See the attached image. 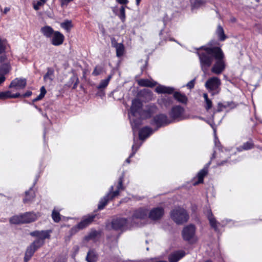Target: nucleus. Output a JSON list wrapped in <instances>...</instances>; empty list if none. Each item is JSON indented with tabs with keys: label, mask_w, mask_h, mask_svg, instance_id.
<instances>
[{
	"label": "nucleus",
	"mask_w": 262,
	"mask_h": 262,
	"mask_svg": "<svg viewBox=\"0 0 262 262\" xmlns=\"http://www.w3.org/2000/svg\"><path fill=\"white\" fill-rule=\"evenodd\" d=\"M230 20L231 23H235L236 21V18L234 17H231Z\"/></svg>",
	"instance_id": "nucleus-64"
},
{
	"label": "nucleus",
	"mask_w": 262,
	"mask_h": 262,
	"mask_svg": "<svg viewBox=\"0 0 262 262\" xmlns=\"http://www.w3.org/2000/svg\"><path fill=\"white\" fill-rule=\"evenodd\" d=\"M10 222L13 224H23L22 217L21 214L18 215H14L10 219Z\"/></svg>",
	"instance_id": "nucleus-46"
},
{
	"label": "nucleus",
	"mask_w": 262,
	"mask_h": 262,
	"mask_svg": "<svg viewBox=\"0 0 262 262\" xmlns=\"http://www.w3.org/2000/svg\"><path fill=\"white\" fill-rule=\"evenodd\" d=\"M195 226L192 224L185 226L182 232L183 239L187 242L190 241L195 233Z\"/></svg>",
	"instance_id": "nucleus-9"
},
{
	"label": "nucleus",
	"mask_w": 262,
	"mask_h": 262,
	"mask_svg": "<svg viewBox=\"0 0 262 262\" xmlns=\"http://www.w3.org/2000/svg\"><path fill=\"white\" fill-rule=\"evenodd\" d=\"M210 164L211 161H209L202 169L199 171L196 176L198 181L193 183V185L195 186L203 183L204 177L208 174V169Z\"/></svg>",
	"instance_id": "nucleus-15"
},
{
	"label": "nucleus",
	"mask_w": 262,
	"mask_h": 262,
	"mask_svg": "<svg viewBox=\"0 0 262 262\" xmlns=\"http://www.w3.org/2000/svg\"><path fill=\"white\" fill-rule=\"evenodd\" d=\"M51 230H35L30 233V235L35 237L36 239L45 241L46 239H50L51 237Z\"/></svg>",
	"instance_id": "nucleus-12"
},
{
	"label": "nucleus",
	"mask_w": 262,
	"mask_h": 262,
	"mask_svg": "<svg viewBox=\"0 0 262 262\" xmlns=\"http://www.w3.org/2000/svg\"><path fill=\"white\" fill-rule=\"evenodd\" d=\"M11 69L9 63H4L0 66V75L5 76L8 74Z\"/></svg>",
	"instance_id": "nucleus-38"
},
{
	"label": "nucleus",
	"mask_w": 262,
	"mask_h": 262,
	"mask_svg": "<svg viewBox=\"0 0 262 262\" xmlns=\"http://www.w3.org/2000/svg\"><path fill=\"white\" fill-rule=\"evenodd\" d=\"M80 230V227L78 226V224L76 226L73 227L69 231V234L65 237V240L66 241H69L71 239V238L75 234H76Z\"/></svg>",
	"instance_id": "nucleus-33"
},
{
	"label": "nucleus",
	"mask_w": 262,
	"mask_h": 262,
	"mask_svg": "<svg viewBox=\"0 0 262 262\" xmlns=\"http://www.w3.org/2000/svg\"><path fill=\"white\" fill-rule=\"evenodd\" d=\"M151 125H156L157 129L171 124L169 118L165 114H159L155 116L150 121Z\"/></svg>",
	"instance_id": "nucleus-6"
},
{
	"label": "nucleus",
	"mask_w": 262,
	"mask_h": 262,
	"mask_svg": "<svg viewBox=\"0 0 262 262\" xmlns=\"http://www.w3.org/2000/svg\"><path fill=\"white\" fill-rule=\"evenodd\" d=\"M173 97L176 100L180 103L185 104L187 103L188 98L187 96L184 94L181 93L180 92H174L173 94Z\"/></svg>",
	"instance_id": "nucleus-23"
},
{
	"label": "nucleus",
	"mask_w": 262,
	"mask_h": 262,
	"mask_svg": "<svg viewBox=\"0 0 262 262\" xmlns=\"http://www.w3.org/2000/svg\"><path fill=\"white\" fill-rule=\"evenodd\" d=\"M216 34L219 40L221 41H224L227 38V36L225 34L223 28L220 25L217 26L216 30Z\"/></svg>",
	"instance_id": "nucleus-30"
},
{
	"label": "nucleus",
	"mask_w": 262,
	"mask_h": 262,
	"mask_svg": "<svg viewBox=\"0 0 262 262\" xmlns=\"http://www.w3.org/2000/svg\"><path fill=\"white\" fill-rule=\"evenodd\" d=\"M52 218L54 222L59 223L61 220L59 212L57 210H53L52 212Z\"/></svg>",
	"instance_id": "nucleus-50"
},
{
	"label": "nucleus",
	"mask_w": 262,
	"mask_h": 262,
	"mask_svg": "<svg viewBox=\"0 0 262 262\" xmlns=\"http://www.w3.org/2000/svg\"><path fill=\"white\" fill-rule=\"evenodd\" d=\"M120 4L126 6L129 2L128 0H116Z\"/></svg>",
	"instance_id": "nucleus-59"
},
{
	"label": "nucleus",
	"mask_w": 262,
	"mask_h": 262,
	"mask_svg": "<svg viewBox=\"0 0 262 262\" xmlns=\"http://www.w3.org/2000/svg\"><path fill=\"white\" fill-rule=\"evenodd\" d=\"M137 148L134 151V145H133L132 146V152L130 154V155L128 157V158L126 159V160H125L126 162H127V163H130V159L134 156V155H135V154L137 152Z\"/></svg>",
	"instance_id": "nucleus-54"
},
{
	"label": "nucleus",
	"mask_w": 262,
	"mask_h": 262,
	"mask_svg": "<svg viewBox=\"0 0 262 262\" xmlns=\"http://www.w3.org/2000/svg\"><path fill=\"white\" fill-rule=\"evenodd\" d=\"M96 216V214H89L84 216L83 219L78 224L80 229H83L90 225L94 221Z\"/></svg>",
	"instance_id": "nucleus-17"
},
{
	"label": "nucleus",
	"mask_w": 262,
	"mask_h": 262,
	"mask_svg": "<svg viewBox=\"0 0 262 262\" xmlns=\"http://www.w3.org/2000/svg\"><path fill=\"white\" fill-rule=\"evenodd\" d=\"M232 103V102H226L224 103L219 102L217 104V112H221L223 111L224 108H226L231 106V104Z\"/></svg>",
	"instance_id": "nucleus-43"
},
{
	"label": "nucleus",
	"mask_w": 262,
	"mask_h": 262,
	"mask_svg": "<svg viewBox=\"0 0 262 262\" xmlns=\"http://www.w3.org/2000/svg\"><path fill=\"white\" fill-rule=\"evenodd\" d=\"M158 111L157 106L154 103H150L146 105L145 109H142L140 112V118L143 120H146L151 118L154 114Z\"/></svg>",
	"instance_id": "nucleus-8"
},
{
	"label": "nucleus",
	"mask_w": 262,
	"mask_h": 262,
	"mask_svg": "<svg viewBox=\"0 0 262 262\" xmlns=\"http://www.w3.org/2000/svg\"><path fill=\"white\" fill-rule=\"evenodd\" d=\"M61 27L69 31L73 27V25L71 20H66L61 24Z\"/></svg>",
	"instance_id": "nucleus-49"
},
{
	"label": "nucleus",
	"mask_w": 262,
	"mask_h": 262,
	"mask_svg": "<svg viewBox=\"0 0 262 262\" xmlns=\"http://www.w3.org/2000/svg\"><path fill=\"white\" fill-rule=\"evenodd\" d=\"M116 50V56L118 57H120L123 56L124 53V47L123 43H120L119 45L115 48Z\"/></svg>",
	"instance_id": "nucleus-47"
},
{
	"label": "nucleus",
	"mask_w": 262,
	"mask_h": 262,
	"mask_svg": "<svg viewBox=\"0 0 262 262\" xmlns=\"http://www.w3.org/2000/svg\"><path fill=\"white\" fill-rule=\"evenodd\" d=\"M54 262H66L64 259L61 257H58L56 258Z\"/></svg>",
	"instance_id": "nucleus-61"
},
{
	"label": "nucleus",
	"mask_w": 262,
	"mask_h": 262,
	"mask_svg": "<svg viewBox=\"0 0 262 262\" xmlns=\"http://www.w3.org/2000/svg\"><path fill=\"white\" fill-rule=\"evenodd\" d=\"M168 116L171 123L184 120L186 118L185 109L181 105H173L169 111Z\"/></svg>",
	"instance_id": "nucleus-2"
},
{
	"label": "nucleus",
	"mask_w": 262,
	"mask_h": 262,
	"mask_svg": "<svg viewBox=\"0 0 262 262\" xmlns=\"http://www.w3.org/2000/svg\"><path fill=\"white\" fill-rule=\"evenodd\" d=\"M148 210L144 207H140L135 209L132 215L133 219L144 220L148 216Z\"/></svg>",
	"instance_id": "nucleus-13"
},
{
	"label": "nucleus",
	"mask_w": 262,
	"mask_h": 262,
	"mask_svg": "<svg viewBox=\"0 0 262 262\" xmlns=\"http://www.w3.org/2000/svg\"><path fill=\"white\" fill-rule=\"evenodd\" d=\"M45 244V241L41 239H36L31 244L30 246L36 251Z\"/></svg>",
	"instance_id": "nucleus-36"
},
{
	"label": "nucleus",
	"mask_w": 262,
	"mask_h": 262,
	"mask_svg": "<svg viewBox=\"0 0 262 262\" xmlns=\"http://www.w3.org/2000/svg\"><path fill=\"white\" fill-rule=\"evenodd\" d=\"M209 221L210 225L214 231H217L218 230L217 224H219L216 220L215 217L212 216L207 219Z\"/></svg>",
	"instance_id": "nucleus-45"
},
{
	"label": "nucleus",
	"mask_w": 262,
	"mask_h": 262,
	"mask_svg": "<svg viewBox=\"0 0 262 262\" xmlns=\"http://www.w3.org/2000/svg\"><path fill=\"white\" fill-rule=\"evenodd\" d=\"M155 92L158 94H167L170 95L173 94L174 93V89L172 87L160 84L155 89Z\"/></svg>",
	"instance_id": "nucleus-20"
},
{
	"label": "nucleus",
	"mask_w": 262,
	"mask_h": 262,
	"mask_svg": "<svg viewBox=\"0 0 262 262\" xmlns=\"http://www.w3.org/2000/svg\"><path fill=\"white\" fill-rule=\"evenodd\" d=\"M152 133L151 128L145 126L140 129L139 132V138L140 140H143L147 138Z\"/></svg>",
	"instance_id": "nucleus-22"
},
{
	"label": "nucleus",
	"mask_w": 262,
	"mask_h": 262,
	"mask_svg": "<svg viewBox=\"0 0 262 262\" xmlns=\"http://www.w3.org/2000/svg\"><path fill=\"white\" fill-rule=\"evenodd\" d=\"M45 4V3H42L40 1H37L36 2H34L33 3V7L34 10H35L36 11H37V10H39L40 7L41 6H43Z\"/></svg>",
	"instance_id": "nucleus-52"
},
{
	"label": "nucleus",
	"mask_w": 262,
	"mask_h": 262,
	"mask_svg": "<svg viewBox=\"0 0 262 262\" xmlns=\"http://www.w3.org/2000/svg\"><path fill=\"white\" fill-rule=\"evenodd\" d=\"M35 252L36 251L30 246L28 247L25 252L24 262H28V261L30 260L31 257L33 256Z\"/></svg>",
	"instance_id": "nucleus-29"
},
{
	"label": "nucleus",
	"mask_w": 262,
	"mask_h": 262,
	"mask_svg": "<svg viewBox=\"0 0 262 262\" xmlns=\"http://www.w3.org/2000/svg\"><path fill=\"white\" fill-rule=\"evenodd\" d=\"M143 103L139 99H134L132 101L130 106V113L132 116L136 117L137 115H140V112L142 111Z\"/></svg>",
	"instance_id": "nucleus-11"
},
{
	"label": "nucleus",
	"mask_w": 262,
	"mask_h": 262,
	"mask_svg": "<svg viewBox=\"0 0 262 262\" xmlns=\"http://www.w3.org/2000/svg\"><path fill=\"white\" fill-rule=\"evenodd\" d=\"M255 145L253 140L252 138H250L248 141L244 143L243 145L240 146L242 150H248L254 148Z\"/></svg>",
	"instance_id": "nucleus-28"
},
{
	"label": "nucleus",
	"mask_w": 262,
	"mask_h": 262,
	"mask_svg": "<svg viewBox=\"0 0 262 262\" xmlns=\"http://www.w3.org/2000/svg\"><path fill=\"white\" fill-rule=\"evenodd\" d=\"M221 84V80L219 78L212 77L206 81L205 86L212 95H215L219 93V87Z\"/></svg>",
	"instance_id": "nucleus-4"
},
{
	"label": "nucleus",
	"mask_w": 262,
	"mask_h": 262,
	"mask_svg": "<svg viewBox=\"0 0 262 262\" xmlns=\"http://www.w3.org/2000/svg\"><path fill=\"white\" fill-rule=\"evenodd\" d=\"M7 59V57L5 55H2L0 56V63L5 62Z\"/></svg>",
	"instance_id": "nucleus-60"
},
{
	"label": "nucleus",
	"mask_w": 262,
	"mask_h": 262,
	"mask_svg": "<svg viewBox=\"0 0 262 262\" xmlns=\"http://www.w3.org/2000/svg\"><path fill=\"white\" fill-rule=\"evenodd\" d=\"M101 232L98 231L96 230H92L89 234L85 236V239L87 240L94 239L96 238L98 235H100Z\"/></svg>",
	"instance_id": "nucleus-44"
},
{
	"label": "nucleus",
	"mask_w": 262,
	"mask_h": 262,
	"mask_svg": "<svg viewBox=\"0 0 262 262\" xmlns=\"http://www.w3.org/2000/svg\"><path fill=\"white\" fill-rule=\"evenodd\" d=\"M112 46L114 48L117 47L120 43H118L115 37H112L111 39Z\"/></svg>",
	"instance_id": "nucleus-57"
},
{
	"label": "nucleus",
	"mask_w": 262,
	"mask_h": 262,
	"mask_svg": "<svg viewBox=\"0 0 262 262\" xmlns=\"http://www.w3.org/2000/svg\"><path fill=\"white\" fill-rule=\"evenodd\" d=\"M192 9H198L206 4L207 0H189Z\"/></svg>",
	"instance_id": "nucleus-32"
},
{
	"label": "nucleus",
	"mask_w": 262,
	"mask_h": 262,
	"mask_svg": "<svg viewBox=\"0 0 262 262\" xmlns=\"http://www.w3.org/2000/svg\"><path fill=\"white\" fill-rule=\"evenodd\" d=\"M6 79V78L5 76L0 75V84L3 83Z\"/></svg>",
	"instance_id": "nucleus-62"
},
{
	"label": "nucleus",
	"mask_w": 262,
	"mask_h": 262,
	"mask_svg": "<svg viewBox=\"0 0 262 262\" xmlns=\"http://www.w3.org/2000/svg\"><path fill=\"white\" fill-rule=\"evenodd\" d=\"M54 76V70L52 68H48L47 72L43 76V80L47 81L50 80L51 81L53 80Z\"/></svg>",
	"instance_id": "nucleus-34"
},
{
	"label": "nucleus",
	"mask_w": 262,
	"mask_h": 262,
	"mask_svg": "<svg viewBox=\"0 0 262 262\" xmlns=\"http://www.w3.org/2000/svg\"><path fill=\"white\" fill-rule=\"evenodd\" d=\"M148 217L152 221L161 219L164 214V209L163 207H158L152 208L148 212Z\"/></svg>",
	"instance_id": "nucleus-10"
},
{
	"label": "nucleus",
	"mask_w": 262,
	"mask_h": 262,
	"mask_svg": "<svg viewBox=\"0 0 262 262\" xmlns=\"http://www.w3.org/2000/svg\"><path fill=\"white\" fill-rule=\"evenodd\" d=\"M10 9L9 8L6 7L4 9V13H5V14L7 13L10 11Z\"/></svg>",
	"instance_id": "nucleus-63"
},
{
	"label": "nucleus",
	"mask_w": 262,
	"mask_h": 262,
	"mask_svg": "<svg viewBox=\"0 0 262 262\" xmlns=\"http://www.w3.org/2000/svg\"><path fill=\"white\" fill-rule=\"evenodd\" d=\"M171 219L178 225H182L186 223L189 218L187 211L181 207H178L170 211Z\"/></svg>",
	"instance_id": "nucleus-3"
},
{
	"label": "nucleus",
	"mask_w": 262,
	"mask_h": 262,
	"mask_svg": "<svg viewBox=\"0 0 262 262\" xmlns=\"http://www.w3.org/2000/svg\"><path fill=\"white\" fill-rule=\"evenodd\" d=\"M32 95V92L30 91H28L26 93H24L23 94H20L19 93V96L18 98L21 97V98H27L29 97Z\"/></svg>",
	"instance_id": "nucleus-55"
},
{
	"label": "nucleus",
	"mask_w": 262,
	"mask_h": 262,
	"mask_svg": "<svg viewBox=\"0 0 262 262\" xmlns=\"http://www.w3.org/2000/svg\"><path fill=\"white\" fill-rule=\"evenodd\" d=\"M19 96V93L12 94L10 91L0 92V99L5 100L8 98H17Z\"/></svg>",
	"instance_id": "nucleus-27"
},
{
	"label": "nucleus",
	"mask_w": 262,
	"mask_h": 262,
	"mask_svg": "<svg viewBox=\"0 0 262 262\" xmlns=\"http://www.w3.org/2000/svg\"><path fill=\"white\" fill-rule=\"evenodd\" d=\"M27 85V80L25 78H16L10 83L9 88L23 89Z\"/></svg>",
	"instance_id": "nucleus-14"
},
{
	"label": "nucleus",
	"mask_w": 262,
	"mask_h": 262,
	"mask_svg": "<svg viewBox=\"0 0 262 262\" xmlns=\"http://www.w3.org/2000/svg\"><path fill=\"white\" fill-rule=\"evenodd\" d=\"M112 77V75H110L107 76V78L105 79L102 80L98 86H97V88L98 89H102L105 88L108 84L110 80L111 79Z\"/></svg>",
	"instance_id": "nucleus-39"
},
{
	"label": "nucleus",
	"mask_w": 262,
	"mask_h": 262,
	"mask_svg": "<svg viewBox=\"0 0 262 262\" xmlns=\"http://www.w3.org/2000/svg\"><path fill=\"white\" fill-rule=\"evenodd\" d=\"M159 105H163L166 107L169 106L173 103L172 100L170 97H163L158 100Z\"/></svg>",
	"instance_id": "nucleus-31"
},
{
	"label": "nucleus",
	"mask_w": 262,
	"mask_h": 262,
	"mask_svg": "<svg viewBox=\"0 0 262 262\" xmlns=\"http://www.w3.org/2000/svg\"><path fill=\"white\" fill-rule=\"evenodd\" d=\"M111 228L115 231H124L128 225V220L125 217H116L111 222Z\"/></svg>",
	"instance_id": "nucleus-5"
},
{
	"label": "nucleus",
	"mask_w": 262,
	"mask_h": 262,
	"mask_svg": "<svg viewBox=\"0 0 262 262\" xmlns=\"http://www.w3.org/2000/svg\"><path fill=\"white\" fill-rule=\"evenodd\" d=\"M98 259V254L94 249L90 250L86 256L87 262H96Z\"/></svg>",
	"instance_id": "nucleus-26"
},
{
	"label": "nucleus",
	"mask_w": 262,
	"mask_h": 262,
	"mask_svg": "<svg viewBox=\"0 0 262 262\" xmlns=\"http://www.w3.org/2000/svg\"><path fill=\"white\" fill-rule=\"evenodd\" d=\"M127 8L126 6H121L120 10L119 13L118 14V17L122 23H124L126 19L125 15V8Z\"/></svg>",
	"instance_id": "nucleus-40"
},
{
	"label": "nucleus",
	"mask_w": 262,
	"mask_h": 262,
	"mask_svg": "<svg viewBox=\"0 0 262 262\" xmlns=\"http://www.w3.org/2000/svg\"><path fill=\"white\" fill-rule=\"evenodd\" d=\"M79 82V78L77 75L74 74L72 76H71L70 78L69 81V86H71L72 84L73 83V85L72 86V89L75 90L77 85Z\"/></svg>",
	"instance_id": "nucleus-35"
},
{
	"label": "nucleus",
	"mask_w": 262,
	"mask_h": 262,
	"mask_svg": "<svg viewBox=\"0 0 262 262\" xmlns=\"http://www.w3.org/2000/svg\"><path fill=\"white\" fill-rule=\"evenodd\" d=\"M23 224L30 223L37 220L36 214L33 212H27L21 214Z\"/></svg>",
	"instance_id": "nucleus-19"
},
{
	"label": "nucleus",
	"mask_w": 262,
	"mask_h": 262,
	"mask_svg": "<svg viewBox=\"0 0 262 262\" xmlns=\"http://www.w3.org/2000/svg\"><path fill=\"white\" fill-rule=\"evenodd\" d=\"M7 41L5 39L0 38V54L5 53L7 49Z\"/></svg>",
	"instance_id": "nucleus-48"
},
{
	"label": "nucleus",
	"mask_w": 262,
	"mask_h": 262,
	"mask_svg": "<svg viewBox=\"0 0 262 262\" xmlns=\"http://www.w3.org/2000/svg\"><path fill=\"white\" fill-rule=\"evenodd\" d=\"M118 195V191H114V186H112L110 189L109 192L100 200L98 209L99 210L104 209L110 201L113 200Z\"/></svg>",
	"instance_id": "nucleus-7"
},
{
	"label": "nucleus",
	"mask_w": 262,
	"mask_h": 262,
	"mask_svg": "<svg viewBox=\"0 0 262 262\" xmlns=\"http://www.w3.org/2000/svg\"><path fill=\"white\" fill-rule=\"evenodd\" d=\"M204 213L205 214L207 219L214 216L212 212L211 209L210 208H207L204 212Z\"/></svg>",
	"instance_id": "nucleus-56"
},
{
	"label": "nucleus",
	"mask_w": 262,
	"mask_h": 262,
	"mask_svg": "<svg viewBox=\"0 0 262 262\" xmlns=\"http://www.w3.org/2000/svg\"><path fill=\"white\" fill-rule=\"evenodd\" d=\"M208 45L201 46L197 49L196 54L199 58L201 70L205 73L215 60L211 72L217 75L221 74L226 67L224 53L221 47H212L211 42Z\"/></svg>",
	"instance_id": "nucleus-1"
},
{
	"label": "nucleus",
	"mask_w": 262,
	"mask_h": 262,
	"mask_svg": "<svg viewBox=\"0 0 262 262\" xmlns=\"http://www.w3.org/2000/svg\"><path fill=\"white\" fill-rule=\"evenodd\" d=\"M40 94L38 96H37L35 98H34V99L32 100L33 103L42 99L43 98V97H45V96L47 93V91L44 86H42L41 87V88L40 89Z\"/></svg>",
	"instance_id": "nucleus-41"
},
{
	"label": "nucleus",
	"mask_w": 262,
	"mask_h": 262,
	"mask_svg": "<svg viewBox=\"0 0 262 262\" xmlns=\"http://www.w3.org/2000/svg\"><path fill=\"white\" fill-rule=\"evenodd\" d=\"M102 70L101 66H96L92 72V75L95 76H98L102 72Z\"/></svg>",
	"instance_id": "nucleus-51"
},
{
	"label": "nucleus",
	"mask_w": 262,
	"mask_h": 262,
	"mask_svg": "<svg viewBox=\"0 0 262 262\" xmlns=\"http://www.w3.org/2000/svg\"><path fill=\"white\" fill-rule=\"evenodd\" d=\"M35 196V191L33 188L31 187L28 191L25 192V195L23 199V203L25 204L31 203L33 201Z\"/></svg>",
	"instance_id": "nucleus-21"
},
{
	"label": "nucleus",
	"mask_w": 262,
	"mask_h": 262,
	"mask_svg": "<svg viewBox=\"0 0 262 262\" xmlns=\"http://www.w3.org/2000/svg\"><path fill=\"white\" fill-rule=\"evenodd\" d=\"M55 31L49 26H45L40 29L41 33L47 38H51Z\"/></svg>",
	"instance_id": "nucleus-25"
},
{
	"label": "nucleus",
	"mask_w": 262,
	"mask_h": 262,
	"mask_svg": "<svg viewBox=\"0 0 262 262\" xmlns=\"http://www.w3.org/2000/svg\"><path fill=\"white\" fill-rule=\"evenodd\" d=\"M64 40V36L60 32L56 31L51 39V43L55 46L62 45Z\"/></svg>",
	"instance_id": "nucleus-16"
},
{
	"label": "nucleus",
	"mask_w": 262,
	"mask_h": 262,
	"mask_svg": "<svg viewBox=\"0 0 262 262\" xmlns=\"http://www.w3.org/2000/svg\"><path fill=\"white\" fill-rule=\"evenodd\" d=\"M124 174L123 173L119 178L118 180L117 185L116 186L117 190L115 191H118V195L120 193V191L124 190L125 189V187L123 186V183L124 181Z\"/></svg>",
	"instance_id": "nucleus-37"
},
{
	"label": "nucleus",
	"mask_w": 262,
	"mask_h": 262,
	"mask_svg": "<svg viewBox=\"0 0 262 262\" xmlns=\"http://www.w3.org/2000/svg\"><path fill=\"white\" fill-rule=\"evenodd\" d=\"M195 84V79L190 81L187 84V86L189 89H192L194 88Z\"/></svg>",
	"instance_id": "nucleus-58"
},
{
	"label": "nucleus",
	"mask_w": 262,
	"mask_h": 262,
	"mask_svg": "<svg viewBox=\"0 0 262 262\" xmlns=\"http://www.w3.org/2000/svg\"><path fill=\"white\" fill-rule=\"evenodd\" d=\"M138 84L140 86L154 88L157 84V83L148 79H140L138 81Z\"/></svg>",
	"instance_id": "nucleus-24"
},
{
	"label": "nucleus",
	"mask_w": 262,
	"mask_h": 262,
	"mask_svg": "<svg viewBox=\"0 0 262 262\" xmlns=\"http://www.w3.org/2000/svg\"><path fill=\"white\" fill-rule=\"evenodd\" d=\"M186 253L184 250H178L170 254L168 259L169 262H178V261L184 257Z\"/></svg>",
	"instance_id": "nucleus-18"
},
{
	"label": "nucleus",
	"mask_w": 262,
	"mask_h": 262,
	"mask_svg": "<svg viewBox=\"0 0 262 262\" xmlns=\"http://www.w3.org/2000/svg\"><path fill=\"white\" fill-rule=\"evenodd\" d=\"M40 94L38 96H37L35 98H34V99L32 100L33 103L42 99L43 98V97H45V96L47 93V91L44 86H42L41 87V88L40 89Z\"/></svg>",
	"instance_id": "nucleus-42"
},
{
	"label": "nucleus",
	"mask_w": 262,
	"mask_h": 262,
	"mask_svg": "<svg viewBox=\"0 0 262 262\" xmlns=\"http://www.w3.org/2000/svg\"><path fill=\"white\" fill-rule=\"evenodd\" d=\"M204 107L207 111H209L212 107V102L210 99L207 100L205 101Z\"/></svg>",
	"instance_id": "nucleus-53"
}]
</instances>
